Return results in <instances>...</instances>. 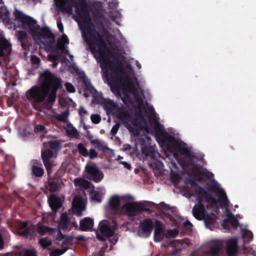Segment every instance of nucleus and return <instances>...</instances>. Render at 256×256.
I'll use <instances>...</instances> for the list:
<instances>
[{
  "label": "nucleus",
  "instance_id": "nucleus-57",
  "mask_svg": "<svg viewBox=\"0 0 256 256\" xmlns=\"http://www.w3.org/2000/svg\"><path fill=\"white\" fill-rule=\"evenodd\" d=\"M124 96L122 98V102L124 103H126V100L130 101V96L126 92L123 93Z\"/></svg>",
  "mask_w": 256,
  "mask_h": 256
},
{
  "label": "nucleus",
  "instance_id": "nucleus-2",
  "mask_svg": "<svg viewBox=\"0 0 256 256\" xmlns=\"http://www.w3.org/2000/svg\"><path fill=\"white\" fill-rule=\"evenodd\" d=\"M42 80L40 86H34L28 91V98L36 110L40 109V104L43 103L48 96L47 101L54 103L56 101L58 89L62 88V80L54 74L46 69L40 74Z\"/></svg>",
  "mask_w": 256,
  "mask_h": 256
},
{
  "label": "nucleus",
  "instance_id": "nucleus-40",
  "mask_svg": "<svg viewBox=\"0 0 256 256\" xmlns=\"http://www.w3.org/2000/svg\"><path fill=\"white\" fill-rule=\"evenodd\" d=\"M178 234V231L176 229L168 230L166 234V238H174Z\"/></svg>",
  "mask_w": 256,
  "mask_h": 256
},
{
  "label": "nucleus",
  "instance_id": "nucleus-51",
  "mask_svg": "<svg viewBox=\"0 0 256 256\" xmlns=\"http://www.w3.org/2000/svg\"><path fill=\"white\" fill-rule=\"evenodd\" d=\"M68 134L72 136V137L78 138L79 136L78 132L74 128H72L68 132Z\"/></svg>",
  "mask_w": 256,
  "mask_h": 256
},
{
  "label": "nucleus",
  "instance_id": "nucleus-49",
  "mask_svg": "<svg viewBox=\"0 0 256 256\" xmlns=\"http://www.w3.org/2000/svg\"><path fill=\"white\" fill-rule=\"evenodd\" d=\"M65 86H66V90L68 92L72 93V92H75V88H74V86L72 84H70V82H66L65 84Z\"/></svg>",
  "mask_w": 256,
  "mask_h": 256
},
{
  "label": "nucleus",
  "instance_id": "nucleus-22",
  "mask_svg": "<svg viewBox=\"0 0 256 256\" xmlns=\"http://www.w3.org/2000/svg\"><path fill=\"white\" fill-rule=\"evenodd\" d=\"M11 48V44L4 38H0V57L4 56V50L9 51Z\"/></svg>",
  "mask_w": 256,
  "mask_h": 256
},
{
  "label": "nucleus",
  "instance_id": "nucleus-25",
  "mask_svg": "<svg viewBox=\"0 0 256 256\" xmlns=\"http://www.w3.org/2000/svg\"><path fill=\"white\" fill-rule=\"evenodd\" d=\"M92 145H94L95 148L98 150L104 152L106 150H110V149L108 147L104 142L96 139V141H92Z\"/></svg>",
  "mask_w": 256,
  "mask_h": 256
},
{
  "label": "nucleus",
  "instance_id": "nucleus-47",
  "mask_svg": "<svg viewBox=\"0 0 256 256\" xmlns=\"http://www.w3.org/2000/svg\"><path fill=\"white\" fill-rule=\"evenodd\" d=\"M91 120L92 122L95 124H98L101 120V118L99 114H93L91 115L90 116Z\"/></svg>",
  "mask_w": 256,
  "mask_h": 256
},
{
  "label": "nucleus",
  "instance_id": "nucleus-45",
  "mask_svg": "<svg viewBox=\"0 0 256 256\" xmlns=\"http://www.w3.org/2000/svg\"><path fill=\"white\" fill-rule=\"evenodd\" d=\"M24 256H37L36 252L34 250L25 249L24 252Z\"/></svg>",
  "mask_w": 256,
  "mask_h": 256
},
{
  "label": "nucleus",
  "instance_id": "nucleus-15",
  "mask_svg": "<svg viewBox=\"0 0 256 256\" xmlns=\"http://www.w3.org/2000/svg\"><path fill=\"white\" fill-rule=\"evenodd\" d=\"M204 206L196 205L192 208L194 216L198 220H203L207 214Z\"/></svg>",
  "mask_w": 256,
  "mask_h": 256
},
{
  "label": "nucleus",
  "instance_id": "nucleus-41",
  "mask_svg": "<svg viewBox=\"0 0 256 256\" xmlns=\"http://www.w3.org/2000/svg\"><path fill=\"white\" fill-rule=\"evenodd\" d=\"M58 239L60 240H62V243L67 244L70 242L72 240V238L70 236H66L62 234V232H60V236H58Z\"/></svg>",
  "mask_w": 256,
  "mask_h": 256
},
{
  "label": "nucleus",
  "instance_id": "nucleus-12",
  "mask_svg": "<svg viewBox=\"0 0 256 256\" xmlns=\"http://www.w3.org/2000/svg\"><path fill=\"white\" fill-rule=\"evenodd\" d=\"M238 240L236 238L228 240L226 243V252L228 256H236L238 253Z\"/></svg>",
  "mask_w": 256,
  "mask_h": 256
},
{
  "label": "nucleus",
  "instance_id": "nucleus-46",
  "mask_svg": "<svg viewBox=\"0 0 256 256\" xmlns=\"http://www.w3.org/2000/svg\"><path fill=\"white\" fill-rule=\"evenodd\" d=\"M30 61L32 64L36 65L37 67H38L40 62V58L36 55H32L30 56Z\"/></svg>",
  "mask_w": 256,
  "mask_h": 256
},
{
  "label": "nucleus",
  "instance_id": "nucleus-32",
  "mask_svg": "<svg viewBox=\"0 0 256 256\" xmlns=\"http://www.w3.org/2000/svg\"><path fill=\"white\" fill-rule=\"evenodd\" d=\"M104 107L107 110H117L118 108V104L110 100L106 102Z\"/></svg>",
  "mask_w": 256,
  "mask_h": 256
},
{
  "label": "nucleus",
  "instance_id": "nucleus-52",
  "mask_svg": "<svg viewBox=\"0 0 256 256\" xmlns=\"http://www.w3.org/2000/svg\"><path fill=\"white\" fill-rule=\"evenodd\" d=\"M120 124L119 123H116L112 128V130H111V134H112V135H114L116 134V132H118V129H119V128H120Z\"/></svg>",
  "mask_w": 256,
  "mask_h": 256
},
{
  "label": "nucleus",
  "instance_id": "nucleus-37",
  "mask_svg": "<svg viewBox=\"0 0 256 256\" xmlns=\"http://www.w3.org/2000/svg\"><path fill=\"white\" fill-rule=\"evenodd\" d=\"M204 220V223L207 228H210V226L214 224V220L209 214L208 213L204 216L203 219Z\"/></svg>",
  "mask_w": 256,
  "mask_h": 256
},
{
  "label": "nucleus",
  "instance_id": "nucleus-11",
  "mask_svg": "<svg viewBox=\"0 0 256 256\" xmlns=\"http://www.w3.org/2000/svg\"><path fill=\"white\" fill-rule=\"evenodd\" d=\"M154 239L155 242H159L162 241L164 238L163 233L164 226L162 222L159 220H156L154 222Z\"/></svg>",
  "mask_w": 256,
  "mask_h": 256
},
{
  "label": "nucleus",
  "instance_id": "nucleus-44",
  "mask_svg": "<svg viewBox=\"0 0 256 256\" xmlns=\"http://www.w3.org/2000/svg\"><path fill=\"white\" fill-rule=\"evenodd\" d=\"M88 157L89 158L90 160H94L98 157V153L94 148H91L88 151Z\"/></svg>",
  "mask_w": 256,
  "mask_h": 256
},
{
  "label": "nucleus",
  "instance_id": "nucleus-9",
  "mask_svg": "<svg viewBox=\"0 0 256 256\" xmlns=\"http://www.w3.org/2000/svg\"><path fill=\"white\" fill-rule=\"evenodd\" d=\"M54 152L50 149H46L42 150V158L44 164L46 168L48 176L52 173V169L54 166V161L52 160Z\"/></svg>",
  "mask_w": 256,
  "mask_h": 256
},
{
  "label": "nucleus",
  "instance_id": "nucleus-27",
  "mask_svg": "<svg viewBox=\"0 0 256 256\" xmlns=\"http://www.w3.org/2000/svg\"><path fill=\"white\" fill-rule=\"evenodd\" d=\"M222 250V248L221 245L220 244H216L210 248L207 254L210 256H216L218 255Z\"/></svg>",
  "mask_w": 256,
  "mask_h": 256
},
{
  "label": "nucleus",
  "instance_id": "nucleus-53",
  "mask_svg": "<svg viewBox=\"0 0 256 256\" xmlns=\"http://www.w3.org/2000/svg\"><path fill=\"white\" fill-rule=\"evenodd\" d=\"M183 226L186 230H192V224L190 221L187 220L184 222Z\"/></svg>",
  "mask_w": 256,
  "mask_h": 256
},
{
  "label": "nucleus",
  "instance_id": "nucleus-58",
  "mask_svg": "<svg viewBox=\"0 0 256 256\" xmlns=\"http://www.w3.org/2000/svg\"><path fill=\"white\" fill-rule=\"evenodd\" d=\"M78 113L80 116L81 118H82V116L83 114H88V112L82 106L80 107Z\"/></svg>",
  "mask_w": 256,
  "mask_h": 256
},
{
  "label": "nucleus",
  "instance_id": "nucleus-59",
  "mask_svg": "<svg viewBox=\"0 0 256 256\" xmlns=\"http://www.w3.org/2000/svg\"><path fill=\"white\" fill-rule=\"evenodd\" d=\"M62 40L63 44H68L69 42L68 39L65 34H63L62 36Z\"/></svg>",
  "mask_w": 256,
  "mask_h": 256
},
{
  "label": "nucleus",
  "instance_id": "nucleus-55",
  "mask_svg": "<svg viewBox=\"0 0 256 256\" xmlns=\"http://www.w3.org/2000/svg\"><path fill=\"white\" fill-rule=\"evenodd\" d=\"M19 228L20 229H26V228H29L28 226V224L26 222H20L19 224Z\"/></svg>",
  "mask_w": 256,
  "mask_h": 256
},
{
  "label": "nucleus",
  "instance_id": "nucleus-63",
  "mask_svg": "<svg viewBox=\"0 0 256 256\" xmlns=\"http://www.w3.org/2000/svg\"><path fill=\"white\" fill-rule=\"evenodd\" d=\"M122 164H123L124 167L127 170H130L132 168V166L130 164L126 162H123Z\"/></svg>",
  "mask_w": 256,
  "mask_h": 256
},
{
  "label": "nucleus",
  "instance_id": "nucleus-5",
  "mask_svg": "<svg viewBox=\"0 0 256 256\" xmlns=\"http://www.w3.org/2000/svg\"><path fill=\"white\" fill-rule=\"evenodd\" d=\"M161 142L170 152L179 150L186 156L192 157L190 150L186 148H182L180 142L173 136L164 137L161 140Z\"/></svg>",
  "mask_w": 256,
  "mask_h": 256
},
{
  "label": "nucleus",
  "instance_id": "nucleus-36",
  "mask_svg": "<svg viewBox=\"0 0 256 256\" xmlns=\"http://www.w3.org/2000/svg\"><path fill=\"white\" fill-rule=\"evenodd\" d=\"M68 111H65L62 112L61 114L56 116V118L59 122H66L68 120Z\"/></svg>",
  "mask_w": 256,
  "mask_h": 256
},
{
  "label": "nucleus",
  "instance_id": "nucleus-20",
  "mask_svg": "<svg viewBox=\"0 0 256 256\" xmlns=\"http://www.w3.org/2000/svg\"><path fill=\"white\" fill-rule=\"evenodd\" d=\"M62 179L51 180L48 182V188L50 192H55L61 188Z\"/></svg>",
  "mask_w": 256,
  "mask_h": 256
},
{
  "label": "nucleus",
  "instance_id": "nucleus-31",
  "mask_svg": "<svg viewBox=\"0 0 256 256\" xmlns=\"http://www.w3.org/2000/svg\"><path fill=\"white\" fill-rule=\"evenodd\" d=\"M153 128L156 137L162 134L163 131L161 124L158 120H156L153 122Z\"/></svg>",
  "mask_w": 256,
  "mask_h": 256
},
{
  "label": "nucleus",
  "instance_id": "nucleus-21",
  "mask_svg": "<svg viewBox=\"0 0 256 256\" xmlns=\"http://www.w3.org/2000/svg\"><path fill=\"white\" fill-rule=\"evenodd\" d=\"M16 36L18 40L20 42L22 47L24 49H26L28 46L26 32L23 30H20L17 32Z\"/></svg>",
  "mask_w": 256,
  "mask_h": 256
},
{
  "label": "nucleus",
  "instance_id": "nucleus-42",
  "mask_svg": "<svg viewBox=\"0 0 256 256\" xmlns=\"http://www.w3.org/2000/svg\"><path fill=\"white\" fill-rule=\"evenodd\" d=\"M66 250L56 249L52 250L49 254L50 256H59L64 254Z\"/></svg>",
  "mask_w": 256,
  "mask_h": 256
},
{
  "label": "nucleus",
  "instance_id": "nucleus-34",
  "mask_svg": "<svg viewBox=\"0 0 256 256\" xmlns=\"http://www.w3.org/2000/svg\"><path fill=\"white\" fill-rule=\"evenodd\" d=\"M77 149L80 156L84 157H88V150L82 143H79L77 145Z\"/></svg>",
  "mask_w": 256,
  "mask_h": 256
},
{
  "label": "nucleus",
  "instance_id": "nucleus-14",
  "mask_svg": "<svg viewBox=\"0 0 256 256\" xmlns=\"http://www.w3.org/2000/svg\"><path fill=\"white\" fill-rule=\"evenodd\" d=\"M94 220L89 217L84 218L80 222V230L82 231H91L94 226Z\"/></svg>",
  "mask_w": 256,
  "mask_h": 256
},
{
  "label": "nucleus",
  "instance_id": "nucleus-10",
  "mask_svg": "<svg viewBox=\"0 0 256 256\" xmlns=\"http://www.w3.org/2000/svg\"><path fill=\"white\" fill-rule=\"evenodd\" d=\"M208 190L217 194L221 200L222 204L226 207L228 206V200L225 192L218 184H212L208 186Z\"/></svg>",
  "mask_w": 256,
  "mask_h": 256
},
{
  "label": "nucleus",
  "instance_id": "nucleus-60",
  "mask_svg": "<svg viewBox=\"0 0 256 256\" xmlns=\"http://www.w3.org/2000/svg\"><path fill=\"white\" fill-rule=\"evenodd\" d=\"M102 30L104 32V35L107 38H109L110 36V34L108 30L105 28L104 26H102Z\"/></svg>",
  "mask_w": 256,
  "mask_h": 256
},
{
  "label": "nucleus",
  "instance_id": "nucleus-6",
  "mask_svg": "<svg viewBox=\"0 0 256 256\" xmlns=\"http://www.w3.org/2000/svg\"><path fill=\"white\" fill-rule=\"evenodd\" d=\"M122 210L124 214L130 217L136 216L142 212H148L149 208H145L142 203L128 202L122 205Z\"/></svg>",
  "mask_w": 256,
  "mask_h": 256
},
{
  "label": "nucleus",
  "instance_id": "nucleus-54",
  "mask_svg": "<svg viewBox=\"0 0 256 256\" xmlns=\"http://www.w3.org/2000/svg\"><path fill=\"white\" fill-rule=\"evenodd\" d=\"M30 233V228H26L22 232H20L18 233V234L20 236H26L27 237Z\"/></svg>",
  "mask_w": 256,
  "mask_h": 256
},
{
  "label": "nucleus",
  "instance_id": "nucleus-28",
  "mask_svg": "<svg viewBox=\"0 0 256 256\" xmlns=\"http://www.w3.org/2000/svg\"><path fill=\"white\" fill-rule=\"evenodd\" d=\"M48 145L50 146V148L56 151H58L61 148V144L60 143L56 140H50L46 142H44L43 144V146L45 148H46Z\"/></svg>",
  "mask_w": 256,
  "mask_h": 256
},
{
  "label": "nucleus",
  "instance_id": "nucleus-13",
  "mask_svg": "<svg viewBox=\"0 0 256 256\" xmlns=\"http://www.w3.org/2000/svg\"><path fill=\"white\" fill-rule=\"evenodd\" d=\"M98 226L100 232L103 236L108 238L113 236L114 231L111 228L107 220L101 222Z\"/></svg>",
  "mask_w": 256,
  "mask_h": 256
},
{
  "label": "nucleus",
  "instance_id": "nucleus-48",
  "mask_svg": "<svg viewBox=\"0 0 256 256\" xmlns=\"http://www.w3.org/2000/svg\"><path fill=\"white\" fill-rule=\"evenodd\" d=\"M242 236L244 238H248L249 242L251 241L253 238L252 233L248 230H246V232H244Z\"/></svg>",
  "mask_w": 256,
  "mask_h": 256
},
{
  "label": "nucleus",
  "instance_id": "nucleus-29",
  "mask_svg": "<svg viewBox=\"0 0 256 256\" xmlns=\"http://www.w3.org/2000/svg\"><path fill=\"white\" fill-rule=\"evenodd\" d=\"M68 218L66 213H62L60 216V226L62 230H66L68 228Z\"/></svg>",
  "mask_w": 256,
  "mask_h": 256
},
{
  "label": "nucleus",
  "instance_id": "nucleus-64",
  "mask_svg": "<svg viewBox=\"0 0 256 256\" xmlns=\"http://www.w3.org/2000/svg\"><path fill=\"white\" fill-rule=\"evenodd\" d=\"M36 130H38L40 131V132H42V131H43L44 130V129L45 128V127L43 125L38 124L36 126Z\"/></svg>",
  "mask_w": 256,
  "mask_h": 256
},
{
  "label": "nucleus",
  "instance_id": "nucleus-43",
  "mask_svg": "<svg viewBox=\"0 0 256 256\" xmlns=\"http://www.w3.org/2000/svg\"><path fill=\"white\" fill-rule=\"evenodd\" d=\"M74 184L79 186H84L86 184H89L88 180L82 178H77L74 180Z\"/></svg>",
  "mask_w": 256,
  "mask_h": 256
},
{
  "label": "nucleus",
  "instance_id": "nucleus-4",
  "mask_svg": "<svg viewBox=\"0 0 256 256\" xmlns=\"http://www.w3.org/2000/svg\"><path fill=\"white\" fill-rule=\"evenodd\" d=\"M14 15L16 19L21 24L22 28L28 30L32 36L34 34H36V30H38L36 28L38 24L35 20L17 10H14Z\"/></svg>",
  "mask_w": 256,
  "mask_h": 256
},
{
  "label": "nucleus",
  "instance_id": "nucleus-26",
  "mask_svg": "<svg viewBox=\"0 0 256 256\" xmlns=\"http://www.w3.org/2000/svg\"><path fill=\"white\" fill-rule=\"evenodd\" d=\"M0 18L9 20V12L4 5L2 0H0Z\"/></svg>",
  "mask_w": 256,
  "mask_h": 256
},
{
  "label": "nucleus",
  "instance_id": "nucleus-18",
  "mask_svg": "<svg viewBox=\"0 0 256 256\" xmlns=\"http://www.w3.org/2000/svg\"><path fill=\"white\" fill-rule=\"evenodd\" d=\"M48 202L50 208L54 212H56L62 205L61 199L54 195H52L50 198Z\"/></svg>",
  "mask_w": 256,
  "mask_h": 256
},
{
  "label": "nucleus",
  "instance_id": "nucleus-8",
  "mask_svg": "<svg viewBox=\"0 0 256 256\" xmlns=\"http://www.w3.org/2000/svg\"><path fill=\"white\" fill-rule=\"evenodd\" d=\"M186 184H190L192 186H197L195 190V194L196 195H201L206 200V202H210L212 201L214 202H216V200L213 198L212 196L206 191L202 187L199 186L198 184L192 178H188L186 180Z\"/></svg>",
  "mask_w": 256,
  "mask_h": 256
},
{
  "label": "nucleus",
  "instance_id": "nucleus-38",
  "mask_svg": "<svg viewBox=\"0 0 256 256\" xmlns=\"http://www.w3.org/2000/svg\"><path fill=\"white\" fill-rule=\"evenodd\" d=\"M92 198L97 202H100L102 199V194L99 192H94L92 195Z\"/></svg>",
  "mask_w": 256,
  "mask_h": 256
},
{
  "label": "nucleus",
  "instance_id": "nucleus-30",
  "mask_svg": "<svg viewBox=\"0 0 256 256\" xmlns=\"http://www.w3.org/2000/svg\"><path fill=\"white\" fill-rule=\"evenodd\" d=\"M83 86L86 91L90 92L92 94H95L96 92V90L88 80H84V81Z\"/></svg>",
  "mask_w": 256,
  "mask_h": 256
},
{
  "label": "nucleus",
  "instance_id": "nucleus-23",
  "mask_svg": "<svg viewBox=\"0 0 256 256\" xmlns=\"http://www.w3.org/2000/svg\"><path fill=\"white\" fill-rule=\"evenodd\" d=\"M109 206L113 210H118L120 206V200L118 196L114 195L111 197L109 201Z\"/></svg>",
  "mask_w": 256,
  "mask_h": 256
},
{
  "label": "nucleus",
  "instance_id": "nucleus-16",
  "mask_svg": "<svg viewBox=\"0 0 256 256\" xmlns=\"http://www.w3.org/2000/svg\"><path fill=\"white\" fill-rule=\"evenodd\" d=\"M38 29L36 31L37 32L36 34H34L32 36H40L42 38H48L52 40H54V34L50 32V30L48 28H40L39 25L37 26Z\"/></svg>",
  "mask_w": 256,
  "mask_h": 256
},
{
  "label": "nucleus",
  "instance_id": "nucleus-62",
  "mask_svg": "<svg viewBox=\"0 0 256 256\" xmlns=\"http://www.w3.org/2000/svg\"><path fill=\"white\" fill-rule=\"evenodd\" d=\"M4 248V242L2 234L0 233V250Z\"/></svg>",
  "mask_w": 256,
  "mask_h": 256
},
{
  "label": "nucleus",
  "instance_id": "nucleus-39",
  "mask_svg": "<svg viewBox=\"0 0 256 256\" xmlns=\"http://www.w3.org/2000/svg\"><path fill=\"white\" fill-rule=\"evenodd\" d=\"M39 244L44 248H46L52 245V242L50 240H48L44 238L40 240Z\"/></svg>",
  "mask_w": 256,
  "mask_h": 256
},
{
  "label": "nucleus",
  "instance_id": "nucleus-35",
  "mask_svg": "<svg viewBox=\"0 0 256 256\" xmlns=\"http://www.w3.org/2000/svg\"><path fill=\"white\" fill-rule=\"evenodd\" d=\"M227 217L229 218V222L231 226L234 228H237L238 226L239 222L236 217L232 213L227 214Z\"/></svg>",
  "mask_w": 256,
  "mask_h": 256
},
{
  "label": "nucleus",
  "instance_id": "nucleus-50",
  "mask_svg": "<svg viewBox=\"0 0 256 256\" xmlns=\"http://www.w3.org/2000/svg\"><path fill=\"white\" fill-rule=\"evenodd\" d=\"M129 116V114L128 112L124 111H121L118 112L117 117L118 118L122 119H126Z\"/></svg>",
  "mask_w": 256,
  "mask_h": 256
},
{
  "label": "nucleus",
  "instance_id": "nucleus-3",
  "mask_svg": "<svg viewBox=\"0 0 256 256\" xmlns=\"http://www.w3.org/2000/svg\"><path fill=\"white\" fill-rule=\"evenodd\" d=\"M142 152L146 158L150 160L148 162L150 168L157 170H160L162 168L163 166L162 163L158 160V158H160L161 156L155 146L142 144Z\"/></svg>",
  "mask_w": 256,
  "mask_h": 256
},
{
  "label": "nucleus",
  "instance_id": "nucleus-7",
  "mask_svg": "<svg viewBox=\"0 0 256 256\" xmlns=\"http://www.w3.org/2000/svg\"><path fill=\"white\" fill-rule=\"evenodd\" d=\"M87 178L95 182H98L104 178V174L95 164H87L85 168Z\"/></svg>",
  "mask_w": 256,
  "mask_h": 256
},
{
  "label": "nucleus",
  "instance_id": "nucleus-1",
  "mask_svg": "<svg viewBox=\"0 0 256 256\" xmlns=\"http://www.w3.org/2000/svg\"><path fill=\"white\" fill-rule=\"evenodd\" d=\"M56 6L64 12L71 14L72 7L76 8V12L78 16L80 22L86 25L85 31L82 32L84 41L89 47L91 52L98 55L99 61L102 65L109 68L111 73L108 68L104 72V77L110 87L111 90L116 94L120 95L121 86L126 88L130 92H132L136 97L137 92H134V86L132 80L124 71L121 65L115 64L105 56L106 52L108 50L106 44L103 36L97 31L94 26L92 22L88 6L85 0H54Z\"/></svg>",
  "mask_w": 256,
  "mask_h": 256
},
{
  "label": "nucleus",
  "instance_id": "nucleus-61",
  "mask_svg": "<svg viewBox=\"0 0 256 256\" xmlns=\"http://www.w3.org/2000/svg\"><path fill=\"white\" fill-rule=\"evenodd\" d=\"M200 196L202 197L198 196V198H196V200L198 202V204L197 205L204 206V204L202 203V201H203L202 198H204L202 197L201 195H200Z\"/></svg>",
  "mask_w": 256,
  "mask_h": 256
},
{
  "label": "nucleus",
  "instance_id": "nucleus-17",
  "mask_svg": "<svg viewBox=\"0 0 256 256\" xmlns=\"http://www.w3.org/2000/svg\"><path fill=\"white\" fill-rule=\"evenodd\" d=\"M74 211L78 216H81L82 212L84 210L82 202L80 198L74 197L72 201Z\"/></svg>",
  "mask_w": 256,
  "mask_h": 256
},
{
  "label": "nucleus",
  "instance_id": "nucleus-19",
  "mask_svg": "<svg viewBox=\"0 0 256 256\" xmlns=\"http://www.w3.org/2000/svg\"><path fill=\"white\" fill-rule=\"evenodd\" d=\"M141 228L143 232L148 236L151 234L153 227V222L151 218H146L141 224Z\"/></svg>",
  "mask_w": 256,
  "mask_h": 256
},
{
  "label": "nucleus",
  "instance_id": "nucleus-56",
  "mask_svg": "<svg viewBox=\"0 0 256 256\" xmlns=\"http://www.w3.org/2000/svg\"><path fill=\"white\" fill-rule=\"evenodd\" d=\"M160 205L161 208L164 210H168L170 209V205L166 204L164 202H161Z\"/></svg>",
  "mask_w": 256,
  "mask_h": 256
},
{
  "label": "nucleus",
  "instance_id": "nucleus-24",
  "mask_svg": "<svg viewBox=\"0 0 256 256\" xmlns=\"http://www.w3.org/2000/svg\"><path fill=\"white\" fill-rule=\"evenodd\" d=\"M136 118L141 120L144 122L143 128L146 133L152 134L154 132L153 129L149 126L147 120L144 118V115L141 112H140L136 114Z\"/></svg>",
  "mask_w": 256,
  "mask_h": 256
},
{
  "label": "nucleus",
  "instance_id": "nucleus-33",
  "mask_svg": "<svg viewBox=\"0 0 256 256\" xmlns=\"http://www.w3.org/2000/svg\"><path fill=\"white\" fill-rule=\"evenodd\" d=\"M32 172L35 176L41 177L44 174V170L42 168L36 166H33L32 168Z\"/></svg>",
  "mask_w": 256,
  "mask_h": 256
}]
</instances>
